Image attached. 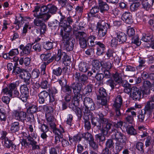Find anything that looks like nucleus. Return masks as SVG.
<instances>
[{"instance_id":"obj_56","label":"nucleus","mask_w":154,"mask_h":154,"mask_svg":"<svg viewBox=\"0 0 154 154\" xmlns=\"http://www.w3.org/2000/svg\"><path fill=\"white\" fill-rule=\"evenodd\" d=\"M49 6L48 12L52 14H55L57 10V7L52 5H49Z\"/></svg>"},{"instance_id":"obj_4","label":"nucleus","mask_w":154,"mask_h":154,"mask_svg":"<svg viewBox=\"0 0 154 154\" xmlns=\"http://www.w3.org/2000/svg\"><path fill=\"white\" fill-rule=\"evenodd\" d=\"M60 27H62L63 30H60V35L62 37L63 39L65 41H67L69 38L70 33L72 31V28L71 26L66 23H61Z\"/></svg>"},{"instance_id":"obj_51","label":"nucleus","mask_w":154,"mask_h":154,"mask_svg":"<svg viewBox=\"0 0 154 154\" xmlns=\"http://www.w3.org/2000/svg\"><path fill=\"white\" fill-rule=\"evenodd\" d=\"M28 29H31V27L29 26V23H26L23 27L22 32L21 34L22 36L25 35L26 33L27 32Z\"/></svg>"},{"instance_id":"obj_13","label":"nucleus","mask_w":154,"mask_h":154,"mask_svg":"<svg viewBox=\"0 0 154 154\" xmlns=\"http://www.w3.org/2000/svg\"><path fill=\"white\" fill-rule=\"evenodd\" d=\"M32 46L30 44H27L25 46L21 45L19 46L21 50L20 54L21 56L27 55L29 54L31 52Z\"/></svg>"},{"instance_id":"obj_35","label":"nucleus","mask_w":154,"mask_h":154,"mask_svg":"<svg viewBox=\"0 0 154 154\" xmlns=\"http://www.w3.org/2000/svg\"><path fill=\"white\" fill-rule=\"evenodd\" d=\"M65 46L67 51H70L73 49L74 44L72 42H69L67 41L65 44Z\"/></svg>"},{"instance_id":"obj_45","label":"nucleus","mask_w":154,"mask_h":154,"mask_svg":"<svg viewBox=\"0 0 154 154\" xmlns=\"http://www.w3.org/2000/svg\"><path fill=\"white\" fill-rule=\"evenodd\" d=\"M53 46V42H48L44 44L43 47L46 50H49L52 48Z\"/></svg>"},{"instance_id":"obj_33","label":"nucleus","mask_w":154,"mask_h":154,"mask_svg":"<svg viewBox=\"0 0 154 154\" xmlns=\"http://www.w3.org/2000/svg\"><path fill=\"white\" fill-rule=\"evenodd\" d=\"M140 5V3L138 2H134L131 5L130 7L131 11H134L137 10Z\"/></svg>"},{"instance_id":"obj_12","label":"nucleus","mask_w":154,"mask_h":154,"mask_svg":"<svg viewBox=\"0 0 154 154\" xmlns=\"http://www.w3.org/2000/svg\"><path fill=\"white\" fill-rule=\"evenodd\" d=\"M141 95V91L135 86L132 87V92L131 93V97L134 100H139Z\"/></svg>"},{"instance_id":"obj_6","label":"nucleus","mask_w":154,"mask_h":154,"mask_svg":"<svg viewBox=\"0 0 154 154\" xmlns=\"http://www.w3.org/2000/svg\"><path fill=\"white\" fill-rule=\"evenodd\" d=\"M122 99L121 96L118 95L116 97L113 104L114 108L116 111V116L117 117H119L121 115L120 109L122 105Z\"/></svg>"},{"instance_id":"obj_20","label":"nucleus","mask_w":154,"mask_h":154,"mask_svg":"<svg viewBox=\"0 0 154 154\" xmlns=\"http://www.w3.org/2000/svg\"><path fill=\"white\" fill-rule=\"evenodd\" d=\"M49 95V93L46 91H43L38 94L39 102L40 104H43L47 97Z\"/></svg>"},{"instance_id":"obj_64","label":"nucleus","mask_w":154,"mask_h":154,"mask_svg":"<svg viewBox=\"0 0 154 154\" xmlns=\"http://www.w3.org/2000/svg\"><path fill=\"white\" fill-rule=\"evenodd\" d=\"M3 140L4 146L8 148H10L11 145V141L8 138H6Z\"/></svg>"},{"instance_id":"obj_47","label":"nucleus","mask_w":154,"mask_h":154,"mask_svg":"<svg viewBox=\"0 0 154 154\" xmlns=\"http://www.w3.org/2000/svg\"><path fill=\"white\" fill-rule=\"evenodd\" d=\"M138 62L139 63V65L137 66V68L140 69H143L145 66V60L143 59L140 58Z\"/></svg>"},{"instance_id":"obj_48","label":"nucleus","mask_w":154,"mask_h":154,"mask_svg":"<svg viewBox=\"0 0 154 154\" xmlns=\"http://www.w3.org/2000/svg\"><path fill=\"white\" fill-rule=\"evenodd\" d=\"M146 113L145 111L143 110H141V111L140 112L138 116L139 121L142 122L143 121Z\"/></svg>"},{"instance_id":"obj_41","label":"nucleus","mask_w":154,"mask_h":154,"mask_svg":"<svg viewBox=\"0 0 154 154\" xmlns=\"http://www.w3.org/2000/svg\"><path fill=\"white\" fill-rule=\"evenodd\" d=\"M82 91L83 94L88 95L92 91L91 86L90 85L86 86L84 89H82Z\"/></svg>"},{"instance_id":"obj_1","label":"nucleus","mask_w":154,"mask_h":154,"mask_svg":"<svg viewBox=\"0 0 154 154\" xmlns=\"http://www.w3.org/2000/svg\"><path fill=\"white\" fill-rule=\"evenodd\" d=\"M98 116L100 117V122L101 124V131L103 135L101 134H97L95 135L96 138L99 139L100 141H103L105 140L104 136L106 135L109 130L110 129L112 124L111 122H109L107 119L103 118V115L101 113H99Z\"/></svg>"},{"instance_id":"obj_17","label":"nucleus","mask_w":154,"mask_h":154,"mask_svg":"<svg viewBox=\"0 0 154 154\" xmlns=\"http://www.w3.org/2000/svg\"><path fill=\"white\" fill-rule=\"evenodd\" d=\"M122 18L126 23L131 24L133 22L131 14L129 12H125L124 13Z\"/></svg>"},{"instance_id":"obj_28","label":"nucleus","mask_w":154,"mask_h":154,"mask_svg":"<svg viewBox=\"0 0 154 154\" xmlns=\"http://www.w3.org/2000/svg\"><path fill=\"white\" fill-rule=\"evenodd\" d=\"M142 4L143 8L146 10H148L152 5L151 0H142Z\"/></svg>"},{"instance_id":"obj_63","label":"nucleus","mask_w":154,"mask_h":154,"mask_svg":"<svg viewBox=\"0 0 154 154\" xmlns=\"http://www.w3.org/2000/svg\"><path fill=\"white\" fill-rule=\"evenodd\" d=\"M82 137H83L86 140H88L93 138L91 134L88 132L83 134H82Z\"/></svg>"},{"instance_id":"obj_52","label":"nucleus","mask_w":154,"mask_h":154,"mask_svg":"<svg viewBox=\"0 0 154 154\" xmlns=\"http://www.w3.org/2000/svg\"><path fill=\"white\" fill-rule=\"evenodd\" d=\"M132 42L138 46L140 45L141 42L138 35H136L132 38Z\"/></svg>"},{"instance_id":"obj_24","label":"nucleus","mask_w":154,"mask_h":154,"mask_svg":"<svg viewBox=\"0 0 154 154\" xmlns=\"http://www.w3.org/2000/svg\"><path fill=\"white\" fill-rule=\"evenodd\" d=\"M99 5L100 11L101 13H103L104 11H107L109 9V7L106 3L101 0H99Z\"/></svg>"},{"instance_id":"obj_15","label":"nucleus","mask_w":154,"mask_h":154,"mask_svg":"<svg viewBox=\"0 0 154 154\" xmlns=\"http://www.w3.org/2000/svg\"><path fill=\"white\" fill-rule=\"evenodd\" d=\"M92 71L94 73H98L101 69L102 66L101 63L97 60H94L92 62Z\"/></svg>"},{"instance_id":"obj_55","label":"nucleus","mask_w":154,"mask_h":154,"mask_svg":"<svg viewBox=\"0 0 154 154\" xmlns=\"http://www.w3.org/2000/svg\"><path fill=\"white\" fill-rule=\"evenodd\" d=\"M99 91L100 97H105L107 96L106 90L103 88H100L99 89Z\"/></svg>"},{"instance_id":"obj_53","label":"nucleus","mask_w":154,"mask_h":154,"mask_svg":"<svg viewBox=\"0 0 154 154\" xmlns=\"http://www.w3.org/2000/svg\"><path fill=\"white\" fill-rule=\"evenodd\" d=\"M106 54L107 57H115L116 56L115 52L113 50L111 49L108 50Z\"/></svg>"},{"instance_id":"obj_37","label":"nucleus","mask_w":154,"mask_h":154,"mask_svg":"<svg viewBox=\"0 0 154 154\" xmlns=\"http://www.w3.org/2000/svg\"><path fill=\"white\" fill-rule=\"evenodd\" d=\"M2 92L4 94L8 95L10 97H13V92L9 88L5 87L3 88L2 90Z\"/></svg>"},{"instance_id":"obj_31","label":"nucleus","mask_w":154,"mask_h":154,"mask_svg":"<svg viewBox=\"0 0 154 154\" xmlns=\"http://www.w3.org/2000/svg\"><path fill=\"white\" fill-rule=\"evenodd\" d=\"M91 120L92 123L93 125L97 126L98 127L99 129L101 128V124L100 122V119L99 118V119L97 118H92L91 119Z\"/></svg>"},{"instance_id":"obj_46","label":"nucleus","mask_w":154,"mask_h":154,"mask_svg":"<svg viewBox=\"0 0 154 154\" xmlns=\"http://www.w3.org/2000/svg\"><path fill=\"white\" fill-rule=\"evenodd\" d=\"M125 143H122L119 141H116V148L117 151H120L123 147Z\"/></svg>"},{"instance_id":"obj_44","label":"nucleus","mask_w":154,"mask_h":154,"mask_svg":"<svg viewBox=\"0 0 154 154\" xmlns=\"http://www.w3.org/2000/svg\"><path fill=\"white\" fill-rule=\"evenodd\" d=\"M112 77L116 82L118 84L121 83L122 82V79L117 72H116L113 75Z\"/></svg>"},{"instance_id":"obj_32","label":"nucleus","mask_w":154,"mask_h":154,"mask_svg":"<svg viewBox=\"0 0 154 154\" xmlns=\"http://www.w3.org/2000/svg\"><path fill=\"white\" fill-rule=\"evenodd\" d=\"M99 11V9L97 6H94L92 7L91 9L90 12L88 14V17L90 18L91 17L94 16L95 14L98 12Z\"/></svg>"},{"instance_id":"obj_16","label":"nucleus","mask_w":154,"mask_h":154,"mask_svg":"<svg viewBox=\"0 0 154 154\" xmlns=\"http://www.w3.org/2000/svg\"><path fill=\"white\" fill-rule=\"evenodd\" d=\"M96 45L97 46L96 54L98 55L103 54L106 48L105 45L100 42H95Z\"/></svg>"},{"instance_id":"obj_25","label":"nucleus","mask_w":154,"mask_h":154,"mask_svg":"<svg viewBox=\"0 0 154 154\" xmlns=\"http://www.w3.org/2000/svg\"><path fill=\"white\" fill-rule=\"evenodd\" d=\"M39 15L37 13L34 14V17L38 18H42L44 21H47L51 17V15L48 12L45 13H41Z\"/></svg>"},{"instance_id":"obj_26","label":"nucleus","mask_w":154,"mask_h":154,"mask_svg":"<svg viewBox=\"0 0 154 154\" xmlns=\"http://www.w3.org/2000/svg\"><path fill=\"white\" fill-rule=\"evenodd\" d=\"M117 35L119 42L122 43L125 42L127 39V35L124 32H118L117 33Z\"/></svg>"},{"instance_id":"obj_58","label":"nucleus","mask_w":154,"mask_h":154,"mask_svg":"<svg viewBox=\"0 0 154 154\" xmlns=\"http://www.w3.org/2000/svg\"><path fill=\"white\" fill-rule=\"evenodd\" d=\"M104 73V77L106 79H111L113 75L110 72L109 70L105 69Z\"/></svg>"},{"instance_id":"obj_60","label":"nucleus","mask_w":154,"mask_h":154,"mask_svg":"<svg viewBox=\"0 0 154 154\" xmlns=\"http://www.w3.org/2000/svg\"><path fill=\"white\" fill-rule=\"evenodd\" d=\"M53 74L57 76H58L60 75L62 73V70L59 67L53 70Z\"/></svg>"},{"instance_id":"obj_54","label":"nucleus","mask_w":154,"mask_h":154,"mask_svg":"<svg viewBox=\"0 0 154 154\" xmlns=\"http://www.w3.org/2000/svg\"><path fill=\"white\" fill-rule=\"evenodd\" d=\"M8 53L10 57H12L18 55L19 54V51L18 49L17 48L11 50Z\"/></svg>"},{"instance_id":"obj_30","label":"nucleus","mask_w":154,"mask_h":154,"mask_svg":"<svg viewBox=\"0 0 154 154\" xmlns=\"http://www.w3.org/2000/svg\"><path fill=\"white\" fill-rule=\"evenodd\" d=\"M154 104L153 103H152V101H149L146 104V105L144 109L143 110H145L146 112V111L151 112L154 109Z\"/></svg>"},{"instance_id":"obj_61","label":"nucleus","mask_w":154,"mask_h":154,"mask_svg":"<svg viewBox=\"0 0 154 154\" xmlns=\"http://www.w3.org/2000/svg\"><path fill=\"white\" fill-rule=\"evenodd\" d=\"M106 84L111 87L112 88H114L116 85L114 81L112 79H109L107 80L106 82Z\"/></svg>"},{"instance_id":"obj_10","label":"nucleus","mask_w":154,"mask_h":154,"mask_svg":"<svg viewBox=\"0 0 154 154\" xmlns=\"http://www.w3.org/2000/svg\"><path fill=\"white\" fill-rule=\"evenodd\" d=\"M83 112L84 113V119L85 127L86 129L88 130L90 129L91 127L89 120L90 119H91L92 117V113L88 110L86 112L85 110Z\"/></svg>"},{"instance_id":"obj_27","label":"nucleus","mask_w":154,"mask_h":154,"mask_svg":"<svg viewBox=\"0 0 154 154\" xmlns=\"http://www.w3.org/2000/svg\"><path fill=\"white\" fill-rule=\"evenodd\" d=\"M141 40L146 42L150 43L151 42L154 41L153 36L152 34H143Z\"/></svg>"},{"instance_id":"obj_19","label":"nucleus","mask_w":154,"mask_h":154,"mask_svg":"<svg viewBox=\"0 0 154 154\" xmlns=\"http://www.w3.org/2000/svg\"><path fill=\"white\" fill-rule=\"evenodd\" d=\"M51 54L48 53L46 54H42L40 55V57L42 60L47 61L46 63L49 64L52 62L54 59V57L52 56L51 57Z\"/></svg>"},{"instance_id":"obj_5","label":"nucleus","mask_w":154,"mask_h":154,"mask_svg":"<svg viewBox=\"0 0 154 154\" xmlns=\"http://www.w3.org/2000/svg\"><path fill=\"white\" fill-rule=\"evenodd\" d=\"M76 38L79 41L81 47L84 48L87 45V42L86 38L87 35L83 32H78L74 33Z\"/></svg>"},{"instance_id":"obj_8","label":"nucleus","mask_w":154,"mask_h":154,"mask_svg":"<svg viewBox=\"0 0 154 154\" xmlns=\"http://www.w3.org/2000/svg\"><path fill=\"white\" fill-rule=\"evenodd\" d=\"M31 133L30 135L27 137L28 141L29 142V144L32 146V149H38L40 148L39 146L37 144V142L35 140L37 137V134L34 133Z\"/></svg>"},{"instance_id":"obj_57","label":"nucleus","mask_w":154,"mask_h":154,"mask_svg":"<svg viewBox=\"0 0 154 154\" xmlns=\"http://www.w3.org/2000/svg\"><path fill=\"white\" fill-rule=\"evenodd\" d=\"M40 74V71L37 69H35L33 70L32 72V77L33 78H38Z\"/></svg>"},{"instance_id":"obj_7","label":"nucleus","mask_w":154,"mask_h":154,"mask_svg":"<svg viewBox=\"0 0 154 154\" xmlns=\"http://www.w3.org/2000/svg\"><path fill=\"white\" fill-rule=\"evenodd\" d=\"M107 26H108V24H104L103 21H100L97 23L98 34L100 37H103L106 34L107 30Z\"/></svg>"},{"instance_id":"obj_34","label":"nucleus","mask_w":154,"mask_h":154,"mask_svg":"<svg viewBox=\"0 0 154 154\" xmlns=\"http://www.w3.org/2000/svg\"><path fill=\"white\" fill-rule=\"evenodd\" d=\"M20 91L21 94L23 95H28L29 91L28 87L26 85H23L20 88Z\"/></svg>"},{"instance_id":"obj_2","label":"nucleus","mask_w":154,"mask_h":154,"mask_svg":"<svg viewBox=\"0 0 154 154\" xmlns=\"http://www.w3.org/2000/svg\"><path fill=\"white\" fill-rule=\"evenodd\" d=\"M43 109L45 112V116L47 124L49 125L51 128H54L55 124L54 122L55 119L52 114L53 112V108L51 106H43Z\"/></svg>"},{"instance_id":"obj_3","label":"nucleus","mask_w":154,"mask_h":154,"mask_svg":"<svg viewBox=\"0 0 154 154\" xmlns=\"http://www.w3.org/2000/svg\"><path fill=\"white\" fill-rule=\"evenodd\" d=\"M82 85L79 82L73 83L71 85V87L73 89L74 94L73 99L79 103L82 98V95L81 92L82 91Z\"/></svg>"},{"instance_id":"obj_50","label":"nucleus","mask_w":154,"mask_h":154,"mask_svg":"<svg viewBox=\"0 0 154 154\" xmlns=\"http://www.w3.org/2000/svg\"><path fill=\"white\" fill-rule=\"evenodd\" d=\"M18 84V82L17 81L15 82L11 83L9 85V88L13 92V91L17 89Z\"/></svg>"},{"instance_id":"obj_43","label":"nucleus","mask_w":154,"mask_h":154,"mask_svg":"<svg viewBox=\"0 0 154 154\" xmlns=\"http://www.w3.org/2000/svg\"><path fill=\"white\" fill-rule=\"evenodd\" d=\"M154 144V138H152L151 137H148L146 140L145 145L146 147L149 146L150 145H153Z\"/></svg>"},{"instance_id":"obj_42","label":"nucleus","mask_w":154,"mask_h":154,"mask_svg":"<svg viewBox=\"0 0 154 154\" xmlns=\"http://www.w3.org/2000/svg\"><path fill=\"white\" fill-rule=\"evenodd\" d=\"M28 112L31 114H33L36 112L37 111V107L35 105H32L30 106L27 109Z\"/></svg>"},{"instance_id":"obj_49","label":"nucleus","mask_w":154,"mask_h":154,"mask_svg":"<svg viewBox=\"0 0 154 154\" xmlns=\"http://www.w3.org/2000/svg\"><path fill=\"white\" fill-rule=\"evenodd\" d=\"M127 131L128 134L132 135H135L137 134V131L133 127H130L128 128L127 126V128H125Z\"/></svg>"},{"instance_id":"obj_62","label":"nucleus","mask_w":154,"mask_h":154,"mask_svg":"<svg viewBox=\"0 0 154 154\" xmlns=\"http://www.w3.org/2000/svg\"><path fill=\"white\" fill-rule=\"evenodd\" d=\"M73 110L79 117L81 116L82 115V112L79 108L75 106V108H73Z\"/></svg>"},{"instance_id":"obj_22","label":"nucleus","mask_w":154,"mask_h":154,"mask_svg":"<svg viewBox=\"0 0 154 154\" xmlns=\"http://www.w3.org/2000/svg\"><path fill=\"white\" fill-rule=\"evenodd\" d=\"M79 69L80 71L83 72H86L89 68L88 63L85 62H82L79 65Z\"/></svg>"},{"instance_id":"obj_21","label":"nucleus","mask_w":154,"mask_h":154,"mask_svg":"<svg viewBox=\"0 0 154 154\" xmlns=\"http://www.w3.org/2000/svg\"><path fill=\"white\" fill-rule=\"evenodd\" d=\"M51 128L53 129V132L55 134V136H59L60 137V138H63L62 134L64 133L65 131L63 127L60 125L59 129H58L56 127L55 125V127L54 128Z\"/></svg>"},{"instance_id":"obj_29","label":"nucleus","mask_w":154,"mask_h":154,"mask_svg":"<svg viewBox=\"0 0 154 154\" xmlns=\"http://www.w3.org/2000/svg\"><path fill=\"white\" fill-rule=\"evenodd\" d=\"M19 128V123L18 122H15L11 124L10 129L12 132H15L17 131Z\"/></svg>"},{"instance_id":"obj_18","label":"nucleus","mask_w":154,"mask_h":154,"mask_svg":"<svg viewBox=\"0 0 154 154\" xmlns=\"http://www.w3.org/2000/svg\"><path fill=\"white\" fill-rule=\"evenodd\" d=\"M22 79L24 80L25 82L27 85L30 84V79L31 77V74L28 71L24 70L20 76Z\"/></svg>"},{"instance_id":"obj_38","label":"nucleus","mask_w":154,"mask_h":154,"mask_svg":"<svg viewBox=\"0 0 154 154\" xmlns=\"http://www.w3.org/2000/svg\"><path fill=\"white\" fill-rule=\"evenodd\" d=\"M2 92L4 94L8 95L10 97H13V92L9 88L5 87L3 88L2 90Z\"/></svg>"},{"instance_id":"obj_39","label":"nucleus","mask_w":154,"mask_h":154,"mask_svg":"<svg viewBox=\"0 0 154 154\" xmlns=\"http://www.w3.org/2000/svg\"><path fill=\"white\" fill-rule=\"evenodd\" d=\"M113 126L114 127L117 128H121L122 127L123 128H127L126 123L125 122H123L122 121L118 122L117 123H113Z\"/></svg>"},{"instance_id":"obj_59","label":"nucleus","mask_w":154,"mask_h":154,"mask_svg":"<svg viewBox=\"0 0 154 154\" xmlns=\"http://www.w3.org/2000/svg\"><path fill=\"white\" fill-rule=\"evenodd\" d=\"M136 107H131L128 109L126 111V112L128 113V114L130 112L132 115V116H136V113L134 111L135 110Z\"/></svg>"},{"instance_id":"obj_23","label":"nucleus","mask_w":154,"mask_h":154,"mask_svg":"<svg viewBox=\"0 0 154 154\" xmlns=\"http://www.w3.org/2000/svg\"><path fill=\"white\" fill-rule=\"evenodd\" d=\"M96 38V37L93 35H91L90 36L87 37L86 39L87 44H88L89 46L91 47L94 46L96 45L95 42H94Z\"/></svg>"},{"instance_id":"obj_11","label":"nucleus","mask_w":154,"mask_h":154,"mask_svg":"<svg viewBox=\"0 0 154 154\" xmlns=\"http://www.w3.org/2000/svg\"><path fill=\"white\" fill-rule=\"evenodd\" d=\"M112 138L116 140V141L125 143L126 139L125 136L121 132L116 130H114V133L112 135Z\"/></svg>"},{"instance_id":"obj_14","label":"nucleus","mask_w":154,"mask_h":154,"mask_svg":"<svg viewBox=\"0 0 154 154\" xmlns=\"http://www.w3.org/2000/svg\"><path fill=\"white\" fill-rule=\"evenodd\" d=\"M13 114L17 120L20 121H23L26 119V112L23 111L14 110Z\"/></svg>"},{"instance_id":"obj_9","label":"nucleus","mask_w":154,"mask_h":154,"mask_svg":"<svg viewBox=\"0 0 154 154\" xmlns=\"http://www.w3.org/2000/svg\"><path fill=\"white\" fill-rule=\"evenodd\" d=\"M84 105L85 106L86 109V112H87V110L89 111L88 109H90V110H93L95 109V105L92 100L89 97H85L83 100ZM85 110L84 111H85Z\"/></svg>"},{"instance_id":"obj_36","label":"nucleus","mask_w":154,"mask_h":154,"mask_svg":"<svg viewBox=\"0 0 154 154\" xmlns=\"http://www.w3.org/2000/svg\"><path fill=\"white\" fill-rule=\"evenodd\" d=\"M151 86V83L149 81H145L143 82V87L144 90L147 91L149 92V88Z\"/></svg>"},{"instance_id":"obj_40","label":"nucleus","mask_w":154,"mask_h":154,"mask_svg":"<svg viewBox=\"0 0 154 154\" xmlns=\"http://www.w3.org/2000/svg\"><path fill=\"white\" fill-rule=\"evenodd\" d=\"M24 70L23 69L16 67L15 68H14L12 72L13 73H14L15 75L20 74V77L21 74L23 73Z\"/></svg>"}]
</instances>
